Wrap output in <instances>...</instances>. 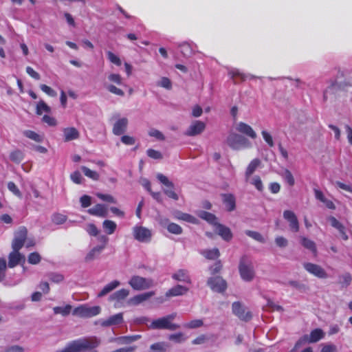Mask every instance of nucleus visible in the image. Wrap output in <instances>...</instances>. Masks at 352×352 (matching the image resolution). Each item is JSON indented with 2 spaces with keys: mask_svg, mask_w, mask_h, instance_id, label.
Returning <instances> with one entry per match:
<instances>
[{
  "mask_svg": "<svg viewBox=\"0 0 352 352\" xmlns=\"http://www.w3.org/2000/svg\"><path fill=\"white\" fill-rule=\"evenodd\" d=\"M50 280L55 283H59L64 280V276L58 273H51L49 274Z\"/></svg>",
  "mask_w": 352,
  "mask_h": 352,
  "instance_id": "obj_61",
  "label": "nucleus"
},
{
  "mask_svg": "<svg viewBox=\"0 0 352 352\" xmlns=\"http://www.w3.org/2000/svg\"><path fill=\"white\" fill-rule=\"evenodd\" d=\"M239 272L241 278L247 282L252 281L255 276V271L251 259L246 255L240 258Z\"/></svg>",
  "mask_w": 352,
  "mask_h": 352,
  "instance_id": "obj_1",
  "label": "nucleus"
},
{
  "mask_svg": "<svg viewBox=\"0 0 352 352\" xmlns=\"http://www.w3.org/2000/svg\"><path fill=\"white\" fill-rule=\"evenodd\" d=\"M70 352H81V348L78 340H74L66 346Z\"/></svg>",
  "mask_w": 352,
  "mask_h": 352,
  "instance_id": "obj_57",
  "label": "nucleus"
},
{
  "mask_svg": "<svg viewBox=\"0 0 352 352\" xmlns=\"http://www.w3.org/2000/svg\"><path fill=\"white\" fill-rule=\"evenodd\" d=\"M28 236V230L25 227H21L14 233V238L12 243V250H19L23 246Z\"/></svg>",
  "mask_w": 352,
  "mask_h": 352,
  "instance_id": "obj_8",
  "label": "nucleus"
},
{
  "mask_svg": "<svg viewBox=\"0 0 352 352\" xmlns=\"http://www.w3.org/2000/svg\"><path fill=\"white\" fill-rule=\"evenodd\" d=\"M206 126L205 122L201 120H195L189 125L184 132V135L190 137L199 135L204 131Z\"/></svg>",
  "mask_w": 352,
  "mask_h": 352,
  "instance_id": "obj_9",
  "label": "nucleus"
},
{
  "mask_svg": "<svg viewBox=\"0 0 352 352\" xmlns=\"http://www.w3.org/2000/svg\"><path fill=\"white\" fill-rule=\"evenodd\" d=\"M214 230L226 241H230L232 237L230 228L221 224H217Z\"/></svg>",
  "mask_w": 352,
  "mask_h": 352,
  "instance_id": "obj_22",
  "label": "nucleus"
},
{
  "mask_svg": "<svg viewBox=\"0 0 352 352\" xmlns=\"http://www.w3.org/2000/svg\"><path fill=\"white\" fill-rule=\"evenodd\" d=\"M309 343L308 335L302 336L295 344L294 348L291 350V352H297V350L302 346L303 345Z\"/></svg>",
  "mask_w": 352,
  "mask_h": 352,
  "instance_id": "obj_50",
  "label": "nucleus"
},
{
  "mask_svg": "<svg viewBox=\"0 0 352 352\" xmlns=\"http://www.w3.org/2000/svg\"><path fill=\"white\" fill-rule=\"evenodd\" d=\"M41 260V257L40 254L36 252L30 253L28 258V263L32 265H36L39 263Z\"/></svg>",
  "mask_w": 352,
  "mask_h": 352,
  "instance_id": "obj_52",
  "label": "nucleus"
},
{
  "mask_svg": "<svg viewBox=\"0 0 352 352\" xmlns=\"http://www.w3.org/2000/svg\"><path fill=\"white\" fill-rule=\"evenodd\" d=\"M300 243H301L303 247H305V248L311 250L312 252H314L315 254L316 253V252H317L316 246L315 243L313 241H311L305 236H300Z\"/></svg>",
  "mask_w": 352,
  "mask_h": 352,
  "instance_id": "obj_39",
  "label": "nucleus"
},
{
  "mask_svg": "<svg viewBox=\"0 0 352 352\" xmlns=\"http://www.w3.org/2000/svg\"><path fill=\"white\" fill-rule=\"evenodd\" d=\"M176 217L178 219H181V220H183V221H187V222H190V223H197L196 218H195L192 215L186 214V213L179 212L178 214V215L176 216Z\"/></svg>",
  "mask_w": 352,
  "mask_h": 352,
  "instance_id": "obj_53",
  "label": "nucleus"
},
{
  "mask_svg": "<svg viewBox=\"0 0 352 352\" xmlns=\"http://www.w3.org/2000/svg\"><path fill=\"white\" fill-rule=\"evenodd\" d=\"M288 285L300 292H306L309 289L308 285L296 280H289Z\"/></svg>",
  "mask_w": 352,
  "mask_h": 352,
  "instance_id": "obj_44",
  "label": "nucleus"
},
{
  "mask_svg": "<svg viewBox=\"0 0 352 352\" xmlns=\"http://www.w3.org/2000/svg\"><path fill=\"white\" fill-rule=\"evenodd\" d=\"M99 306L88 307L87 305H80L73 310V315L80 318H91L97 316L100 312Z\"/></svg>",
  "mask_w": 352,
  "mask_h": 352,
  "instance_id": "obj_4",
  "label": "nucleus"
},
{
  "mask_svg": "<svg viewBox=\"0 0 352 352\" xmlns=\"http://www.w3.org/2000/svg\"><path fill=\"white\" fill-rule=\"evenodd\" d=\"M304 269L310 274L321 279L328 278V274L326 270L320 265L310 262H306L302 264Z\"/></svg>",
  "mask_w": 352,
  "mask_h": 352,
  "instance_id": "obj_6",
  "label": "nucleus"
},
{
  "mask_svg": "<svg viewBox=\"0 0 352 352\" xmlns=\"http://www.w3.org/2000/svg\"><path fill=\"white\" fill-rule=\"evenodd\" d=\"M147 155L154 160L162 159V154L159 151L152 148H149L146 151Z\"/></svg>",
  "mask_w": 352,
  "mask_h": 352,
  "instance_id": "obj_62",
  "label": "nucleus"
},
{
  "mask_svg": "<svg viewBox=\"0 0 352 352\" xmlns=\"http://www.w3.org/2000/svg\"><path fill=\"white\" fill-rule=\"evenodd\" d=\"M155 295V292H148L146 293H143L141 294L136 295L133 298H130L129 303L133 305H138L147 300Z\"/></svg>",
  "mask_w": 352,
  "mask_h": 352,
  "instance_id": "obj_19",
  "label": "nucleus"
},
{
  "mask_svg": "<svg viewBox=\"0 0 352 352\" xmlns=\"http://www.w3.org/2000/svg\"><path fill=\"white\" fill-rule=\"evenodd\" d=\"M123 320V316L122 313L117 314L109 317L108 319L101 322L102 327H109L111 325L120 324Z\"/></svg>",
  "mask_w": 352,
  "mask_h": 352,
  "instance_id": "obj_23",
  "label": "nucleus"
},
{
  "mask_svg": "<svg viewBox=\"0 0 352 352\" xmlns=\"http://www.w3.org/2000/svg\"><path fill=\"white\" fill-rule=\"evenodd\" d=\"M134 238L140 242H148L151 240V231L142 226H135L133 230Z\"/></svg>",
  "mask_w": 352,
  "mask_h": 352,
  "instance_id": "obj_10",
  "label": "nucleus"
},
{
  "mask_svg": "<svg viewBox=\"0 0 352 352\" xmlns=\"http://www.w3.org/2000/svg\"><path fill=\"white\" fill-rule=\"evenodd\" d=\"M90 214L104 217L107 215V210L105 206L102 204H96L93 208L87 211Z\"/></svg>",
  "mask_w": 352,
  "mask_h": 352,
  "instance_id": "obj_27",
  "label": "nucleus"
},
{
  "mask_svg": "<svg viewBox=\"0 0 352 352\" xmlns=\"http://www.w3.org/2000/svg\"><path fill=\"white\" fill-rule=\"evenodd\" d=\"M23 133L26 138L32 140L36 142H41L43 140V135L31 130L24 131Z\"/></svg>",
  "mask_w": 352,
  "mask_h": 352,
  "instance_id": "obj_42",
  "label": "nucleus"
},
{
  "mask_svg": "<svg viewBox=\"0 0 352 352\" xmlns=\"http://www.w3.org/2000/svg\"><path fill=\"white\" fill-rule=\"evenodd\" d=\"M81 170H82L84 175L86 177H87L94 181H98L100 178V175L98 172L91 170L90 168H87V166H82Z\"/></svg>",
  "mask_w": 352,
  "mask_h": 352,
  "instance_id": "obj_45",
  "label": "nucleus"
},
{
  "mask_svg": "<svg viewBox=\"0 0 352 352\" xmlns=\"http://www.w3.org/2000/svg\"><path fill=\"white\" fill-rule=\"evenodd\" d=\"M157 178L158 180L163 184L166 187L170 188V190H164V193L170 198L177 200L179 199L178 195L174 192L173 190L174 188V184L172 182H170L166 176L162 173H158L157 175Z\"/></svg>",
  "mask_w": 352,
  "mask_h": 352,
  "instance_id": "obj_12",
  "label": "nucleus"
},
{
  "mask_svg": "<svg viewBox=\"0 0 352 352\" xmlns=\"http://www.w3.org/2000/svg\"><path fill=\"white\" fill-rule=\"evenodd\" d=\"M141 336L140 335L130 336H121L115 338L113 340L120 344H127L135 342L140 339Z\"/></svg>",
  "mask_w": 352,
  "mask_h": 352,
  "instance_id": "obj_34",
  "label": "nucleus"
},
{
  "mask_svg": "<svg viewBox=\"0 0 352 352\" xmlns=\"http://www.w3.org/2000/svg\"><path fill=\"white\" fill-rule=\"evenodd\" d=\"M63 140L65 142L78 140L80 138V132L74 127H66L63 129Z\"/></svg>",
  "mask_w": 352,
  "mask_h": 352,
  "instance_id": "obj_16",
  "label": "nucleus"
},
{
  "mask_svg": "<svg viewBox=\"0 0 352 352\" xmlns=\"http://www.w3.org/2000/svg\"><path fill=\"white\" fill-rule=\"evenodd\" d=\"M129 294V291L126 289H121L115 293H113L111 296L109 297L110 300H116V301H120L122 300H124L125 298H126Z\"/></svg>",
  "mask_w": 352,
  "mask_h": 352,
  "instance_id": "obj_36",
  "label": "nucleus"
},
{
  "mask_svg": "<svg viewBox=\"0 0 352 352\" xmlns=\"http://www.w3.org/2000/svg\"><path fill=\"white\" fill-rule=\"evenodd\" d=\"M203 324H204V322L202 320L196 319V320H191L188 323L184 324V327L185 328H188V329H195V328L202 327Z\"/></svg>",
  "mask_w": 352,
  "mask_h": 352,
  "instance_id": "obj_51",
  "label": "nucleus"
},
{
  "mask_svg": "<svg viewBox=\"0 0 352 352\" xmlns=\"http://www.w3.org/2000/svg\"><path fill=\"white\" fill-rule=\"evenodd\" d=\"M201 254L207 259L214 260L218 258L220 256V252L218 248H213L212 250L206 249L201 252Z\"/></svg>",
  "mask_w": 352,
  "mask_h": 352,
  "instance_id": "obj_32",
  "label": "nucleus"
},
{
  "mask_svg": "<svg viewBox=\"0 0 352 352\" xmlns=\"http://www.w3.org/2000/svg\"><path fill=\"white\" fill-rule=\"evenodd\" d=\"M199 217L210 223L214 224L215 226L217 225L216 217L210 212L202 211L200 212Z\"/></svg>",
  "mask_w": 352,
  "mask_h": 352,
  "instance_id": "obj_46",
  "label": "nucleus"
},
{
  "mask_svg": "<svg viewBox=\"0 0 352 352\" xmlns=\"http://www.w3.org/2000/svg\"><path fill=\"white\" fill-rule=\"evenodd\" d=\"M69 96L72 99L77 98L78 94L76 91L73 89H68L67 92L63 90L61 91L60 94V102L61 104L65 107L66 106L67 97Z\"/></svg>",
  "mask_w": 352,
  "mask_h": 352,
  "instance_id": "obj_35",
  "label": "nucleus"
},
{
  "mask_svg": "<svg viewBox=\"0 0 352 352\" xmlns=\"http://www.w3.org/2000/svg\"><path fill=\"white\" fill-rule=\"evenodd\" d=\"M314 192L316 199L324 204L327 208L332 210L336 208L334 204L331 200L327 199L320 190L315 188Z\"/></svg>",
  "mask_w": 352,
  "mask_h": 352,
  "instance_id": "obj_24",
  "label": "nucleus"
},
{
  "mask_svg": "<svg viewBox=\"0 0 352 352\" xmlns=\"http://www.w3.org/2000/svg\"><path fill=\"white\" fill-rule=\"evenodd\" d=\"M51 113V108L43 100L39 101L36 107V113L42 116Z\"/></svg>",
  "mask_w": 352,
  "mask_h": 352,
  "instance_id": "obj_33",
  "label": "nucleus"
},
{
  "mask_svg": "<svg viewBox=\"0 0 352 352\" xmlns=\"http://www.w3.org/2000/svg\"><path fill=\"white\" fill-rule=\"evenodd\" d=\"M52 221L55 225H62L67 221V217L65 214L56 212L52 215Z\"/></svg>",
  "mask_w": 352,
  "mask_h": 352,
  "instance_id": "obj_43",
  "label": "nucleus"
},
{
  "mask_svg": "<svg viewBox=\"0 0 352 352\" xmlns=\"http://www.w3.org/2000/svg\"><path fill=\"white\" fill-rule=\"evenodd\" d=\"M208 285L213 292L222 293L227 288V283L224 279L220 276L210 278L208 280Z\"/></svg>",
  "mask_w": 352,
  "mask_h": 352,
  "instance_id": "obj_11",
  "label": "nucleus"
},
{
  "mask_svg": "<svg viewBox=\"0 0 352 352\" xmlns=\"http://www.w3.org/2000/svg\"><path fill=\"white\" fill-rule=\"evenodd\" d=\"M96 196L100 199H101L102 201H107V202H109V203H113V204H116V199L113 197L111 196V195H108V194H102V193H97L96 194Z\"/></svg>",
  "mask_w": 352,
  "mask_h": 352,
  "instance_id": "obj_59",
  "label": "nucleus"
},
{
  "mask_svg": "<svg viewBox=\"0 0 352 352\" xmlns=\"http://www.w3.org/2000/svg\"><path fill=\"white\" fill-rule=\"evenodd\" d=\"M8 188L10 191H11L14 195L18 197L19 198L22 197V194L15 184L12 182H10L8 183Z\"/></svg>",
  "mask_w": 352,
  "mask_h": 352,
  "instance_id": "obj_60",
  "label": "nucleus"
},
{
  "mask_svg": "<svg viewBox=\"0 0 352 352\" xmlns=\"http://www.w3.org/2000/svg\"><path fill=\"white\" fill-rule=\"evenodd\" d=\"M236 129L239 133L244 134L252 139H255L257 137L256 132L252 126L245 122H239L236 126Z\"/></svg>",
  "mask_w": 352,
  "mask_h": 352,
  "instance_id": "obj_17",
  "label": "nucleus"
},
{
  "mask_svg": "<svg viewBox=\"0 0 352 352\" xmlns=\"http://www.w3.org/2000/svg\"><path fill=\"white\" fill-rule=\"evenodd\" d=\"M229 76L235 85L239 84L248 78V76L241 72L237 69H233L229 72Z\"/></svg>",
  "mask_w": 352,
  "mask_h": 352,
  "instance_id": "obj_21",
  "label": "nucleus"
},
{
  "mask_svg": "<svg viewBox=\"0 0 352 352\" xmlns=\"http://www.w3.org/2000/svg\"><path fill=\"white\" fill-rule=\"evenodd\" d=\"M261 162L258 158H255L250 162L245 173L246 181H248L250 179V176L254 173V172L261 165Z\"/></svg>",
  "mask_w": 352,
  "mask_h": 352,
  "instance_id": "obj_28",
  "label": "nucleus"
},
{
  "mask_svg": "<svg viewBox=\"0 0 352 352\" xmlns=\"http://www.w3.org/2000/svg\"><path fill=\"white\" fill-rule=\"evenodd\" d=\"M324 332L321 329H315L308 336L309 343H315L324 337Z\"/></svg>",
  "mask_w": 352,
  "mask_h": 352,
  "instance_id": "obj_29",
  "label": "nucleus"
},
{
  "mask_svg": "<svg viewBox=\"0 0 352 352\" xmlns=\"http://www.w3.org/2000/svg\"><path fill=\"white\" fill-rule=\"evenodd\" d=\"M168 344L164 342H156L150 346L152 352H166Z\"/></svg>",
  "mask_w": 352,
  "mask_h": 352,
  "instance_id": "obj_41",
  "label": "nucleus"
},
{
  "mask_svg": "<svg viewBox=\"0 0 352 352\" xmlns=\"http://www.w3.org/2000/svg\"><path fill=\"white\" fill-rule=\"evenodd\" d=\"M148 135L151 137L155 138L159 140H164L165 137L163 133L157 129H152L148 131Z\"/></svg>",
  "mask_w": 352,
  "mask_h": 352,
  "instance_id": "obj_63",
  "label": "nucleus"
},
{
  "mask_svg": "<svg viewBox=\"0 0 352 352\" xmlns=\"http://www.w3.org/2000/svg\"><path fill=\"white\" fill-rule=\"evenodd\" d=\"M72 306L70 305H66L63 307H54L53 311L54 314H60L63 316H67L72 311Z\"/></svg>",
  "mask_w": 352,
  "mask_h": 352,
  "instance_id": "obj_38",
  "label": "nucleus"
},
{
  "mask_svg": "<svg viewBox=\"0 0 352 352\" xmlns=\"http://www.w3.org/2000/svg\"><path fill=\"white\" fill-rule=\"evenodd\" d=\"M320 352H338L337 346L333 344L322 345Z\"/></svg>",
  "mask_w": 352,
  "mask_h": 352,
  "instance_id": "obj_64",
  "label": "nucleus"
},
{
  "mask_svg": "<svg viewBox=\"0 0 352 352\" xmlns=\"http://www.w3.org/2000/svg\"><path fill=\"white\" fill-rule=\"evenodd\" d=\"M82 351L90 350L98 347L100 344V340L96 337H91L78 340Z\"/></svg>",
  "mask_w": 352,
  "mask_h": 352,
  "instance_id": "obj_15",
  "label": "nucleus"
},
{
  "mask_svg": "<svg viewBox=\"0 0 352 352\" xmlns=\"http://www.w3.org/2000/svg\"><path fill=\"white\" fill-rule=\"evenodd\" d=\"M10 157L12 162L19 164L23 160V153L19 150H15L10 153Z\"/></svg>",
  "mask_w": 352,
  "mask_h": 352,
  "instance_id": "obj_49",
  "label": "nucleus"
},
{
  "mask_svg": "<svg viewBox=\"0 0 352 352\" xmlns=\"http://www.w3.org/2000/svg\"><path fill=\"white\" fill-rule=\"evenodd\" d=\"M283 177L286 182L290 186H293L295 184V180L292 173L288 169H285L283 173Z\"/></svg>",
  "mask_w": 352,
  "mask_h": 352,
  "instance_id": "obj_55",
  "label": "nucleus"
},
{
  "mask_svg": "<svg viewBox=\"0 0 352 352\" xmlns=\"http://www.w3.org/2000/svg\"><path fill=\"white\" fill-rule=\"evenodd\" d=\"M104 248V245H98L93 248L90 251L86 254L85 257V263H90L97 258L103 249Z\"/></svg>",
  "mask_w": 352,
  "mask_h": 352,
  "instance_id": "obj_20",
  "label": "nucleus"
},
{
  "mask_svg": "<svg viewBox=\"0 0 352 352\" xmlns=\"http://www.w3.org/2000/svg\"><path fill=\"white\" fill-rule=\"evenodd\" d=\"M166 228L169 232L174 234H181L183 231L182 227L175 223H168Z\"/></svg>",
  "mask_w": 352,
  "mask_h": 352,
  "instance_id": "obj_48",
  "label": "nucleus"
},
{
  "mask_svg": "<svg viewBox=\"0 0 352 352\" xmlns=\"http://www.w3.org/2000/svg\"><path fill=\"white\" fill-rule=\"evenodd\" d=\"M223 201L228 211H233L236 208V200L232 194H223L222 195Z\"/></svg>",
  "mask_w": 352,
  "mask_h": 352,
  "instance_id": "obj_26",
  "label": "nucleus"
},
{
  "mask_svg": "<svg viewBox=\"0 0 352 352\" xmlns=\"http://www.w3.org/2000/svg\"><path fill=\"white\" fill-rule=\"evenodd\" d=\"M226 142L234 150H239L242 148H249L251 146V143L247 138L235 133H232L228 135Z\"/></svg>",
  "mask_w": 352,
  "mask_h": 352,
  "instance_id": "obj_2",
  "label": "nucleus"
},
{
  "mask_svg": "<svg viewBox=\"0 0 352 352\" xmlns=\"http://www.w3.org/2000/svg\"><path fill=\"white\" fill-rule=\"evenodd\" d=\"M245 234L248 236H250L251 238L254 239V240H256L257 241H259L261 243H264L265 242L264 238L258 232L247 230V231H245Z\"/></svg>",
  "mask_w": 352,
  "mask_h": 352,
  "instance_id": "obj_56",
  "label": "nucleus"
},
{
  "mask_svg": "<svg viewBox=\"0 0 352 352\" xmlns=\"http://www.w3.org/2000/svg\"><path fill=\"white\" fill-rule=\"evenodd\" d=\"M283 217L289 222V228L294 232L299 231V222L295 213L292 210H285Z\"/></svg>",
  "mask_w": 352,
  "mask_h": 352,
  "instance_id": "obj_14",
  "label": "nucleus"
},
{
  "mask_svg": "<svg viewBox=\"0 0 352 352\" xmlns=\"http://www.w3.org/2000/svg\"><path fill=\"white\" fill-rule=\"evenodd\" d=\"M42 121L50 126H54L57 124L56 120L52 117L50 113L43 115Z\"/></svg>",
  "mask_w": 352,
  "mask_h": 352,
  "instance_id": "obj_58",
  "label": "nucleus"
},
{
  "mask_svg": "<svg viewBox=\"0 0 352 352\" xmlns=\"http://www.w3.org/2000/svg\"><path fill=\"white\" fill-rule=\"evenodd\" d=\"M181 49V53L184 56H189L192 53V49L189 43L186 42H184L179 45L178 46Z\"/></svg>",
  "mask_w": 352,
  "mask_h": 352,
  "instance_id": "obj_47",
  "label": "nucleus"
},
{
  "mask_svg": "<svg viewBox=\"0 0 352 352\" xmlns=\"http://www.w3.org/2000/svg\"><path fill=\"white\" fill-rule=\"evenodd\" d=\"M338 283L342 287H347L351 283L352 276L350 273L345 272L343 274L339 276Z\"/></svg>",
  "mask_w": 352,
  "mask_h": 352,
  "instance_id": "obj_40",
  "label": "nucleus"
},
{
  "mask_svg": "<svg viewBox=\"0 0 352 352\" xmlns=\"http://www.w3.org/2000/svg\"><path fill=\"white\" fill-rule=\"evenodd\" d=\"M233 314L240 320L248 322L251 320L252 315L240 302H234L232 305Z\"/></svg>",
  "mask_w": 352,
  "mask_h": 352,
  "instance_id": "obj_7",
  "label": "nucleus"
},
{
  "mask_svg": "<svg viewBox=\"0 0 352 352\" xmlns=\"http://www.w3.org/2000/svg\"><path fill=\"white\" fill-rule=\"evenodd\" d=\"M179 327V324L170 322L165 316L153 320L149 325V328L153 329H168L170 331L176 330Z\"/></svg>",
  "mask_w": 352,
  "mask_h": 352,
  "instance_id": "obj_5",
  "label": "nucleus"
},
{
  "mask_svg": "<svg viewBox=\"0 0 352 352\" xmlns=\"http://www.w3.org/2000/svg\"><path fill=\"white\" fill-rule=\"evenodd\" d=\"M25 261L24 255L19 252V250H12L8 255V267L13 268L19 264L23 265Z\"/></svg>",
  "mask_w": 352,
  "mask_h": 352,
  "instance_id": "obj_13",
  "label": "nucleus"
},
{
  "mask_svg": "<svg viewBox=\"0 0 352 352\" xmlns=\"http://www.w3.org/2000/svg\"><path fill=\"white\" fill-rule=\"evenodd\" d=\"M120 285V283L118 280H115L111 281L102 288L100 292L98 294V297L100 298L107 295V294L117 288Z\"/></svg>",
  "mask_w": 352,
  "mask_h": 352,
  "instance_id": "obj_31",
  "label": "nucleus"
},
{
  "mask_svg": "<svg viewBox=\"0 0 352 352\" xmlns=\"http://www.w3.org/2000/svg\"><path fill=\"white\" fill-rule=\"evenodd\" d=\"M188 291V289L180 285L172 287L166 292V296L169 298L171 296H182L185 294Z\"/></svg>",
  "mask_w": 352,
  "mask_h": 352,
  "instance_id": "obj_25",
  "label": "nucleus"
},
{
  "mask_svg": "<svg viewBox=\"0 0 352 352\" xmlns=\"http://www.w3.org/2000/svg\"><path fill=\"white\" fill-rule=\"evenodd\" d=\"M107 58H108L109 60L111 63L115 64L117 66H120L122 65V61H121L120 58L118 56H116L115 54H113L112 52L108 51L107 52Z\"/></svg>",
  "mask_w": 352,
  "mask_h": 352,
  "instance_id": "obj_54",
  "label": "nucleus"
},
{
  "mask_svg": "<svg viewBox=\"0 0 352 352\" xmlns=\"http://www.w3.org/2000/svg\"><path fill=\"white\" fill-rule=\"evenodd\" d=\"M129 285L137 291L145 290L153 286V280L140 276H133L129 280Z\"/></svg>",
  "mask_w": 352,
  "mask_h": 352,
  "instance_id": "obj_3",
  "label": "nucleus"
},
{
  "mask_svg": "<svg viewBox=\"0 0 352 352\" xmlns=\"http://www.w3.org/2000/svg\"><path fill=\"white\" fill-rule=\"evenodd\" d=\"M172 278L178 281L191 283V280L189 275L188 274V272L185 270H179L172 275Z\"/></svg>",
  "mask_w": 352,
  "mask_h": 352,
  "instance_id": "obj_30",
  "label": "nucleus"
},
{
  "mask_svg": "<svg viewBox=\"0 0 352 352\" xmlns=\"http://www.w3.org/2000/svg\"><path fill=\"white\" fill-rule=\"evenodd\" d=\"M128 119L122 118L118 119L114 124L113 127V133L116 135H120L123 134L127 128Z\"/></svg>",
  "mask_w": 352,
  "mask_h": 352,
  "instance_id": "obj_18",
  "label": "nucleus"
},
{
  "mask_svg": "<svg viewBox=\"0 0 352 352\" xmlns=\"http://www.w3.org/2000/svg\"><path fill=\"white\" fill-rule=\"evenodd\" d=\"M102 228L104 232L108 234H112L116 230V223L111 220H104L102 223Z\"/></svg>",
  "mask_w": 352,
  "mask_h": 352,
  "instance_id": "obj_37",
  "label": "nucleus"
}]
</instances>
